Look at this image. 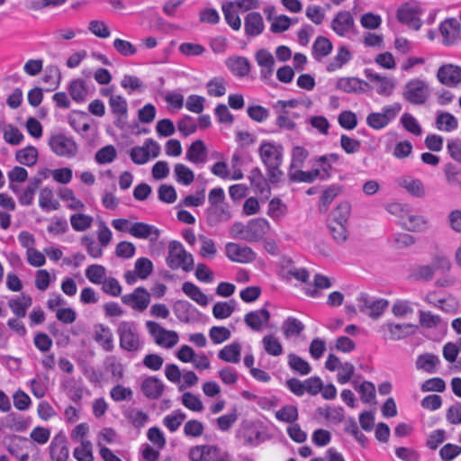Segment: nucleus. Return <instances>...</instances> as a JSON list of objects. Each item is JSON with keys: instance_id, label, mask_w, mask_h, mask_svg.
<instances>
[{"instance_id": "obj_44", "label": "nucleus", "mask_w": 461, "mask_h": 461, "mask_svg": "<svg viewBox=\"0 0 461 461\" xmlns=\"http://www.w3.org/2000/svg\"><path fill=\"white\" fill-rule=\"evenodd\" d=\"M262 345L265 351L273 357H278L283 354V345L274 335L268 334L263 337Z\"/></svg>"}, {"instance_id": "obj_18", "label": "nucleus", "mask_w": 461, "mask_h": 461, "mask_svg": "<svg viewBox=\"0 0 461 461\" xmlns=\"http://www.w3.org/2000/svg\"><path fill=\"white\" fill-rule=\"evenodd\" d=\"M443 37V43L446 45L455 44L459 39V23L455 18L446 19L439 27Z\"/></svg>"}, {"instance_id": "obj_3", "label": "nucleus", "mask_w": 461, "mask_h": 461, "mask_svg": "<svg viewBox=\"0 0 461 461\" xmlns=\"http://www.w3.org/2000/svg\"><path fill=\"white\" fill-rule=\"evenodd\" d=\"M120 348L128 352H138L143 343L136 325L131 321H122L117 328Z\"/></svg>"}, {"instance_id": "obj_50", "label": "nucleus", "mask_w": 461, "mask_h": 461, "mask_svg": "<svg viewBox=\"0 0 461 461\" xmlns=\"http://www.w3.org/2000/svg\"><path fill=\"white\" fill-rule=\"evenodd\" d=\"M77 461H94L93 446L89 440H81V443L73 451Z\"/></svg>"}, {"instance_id": "obj_39", "label": "nucleus", "mask_w": 461, "mask_h": 461, "mask_svg": "<svg viewBox=\"0 0 461 461\" xmlns=\"http://www.w3.org/2000/svg\"><path fill=\"white\" fill-rule=\"evenodd\" d=\"M352 59V54L346 46H340L338 49L337 54L334 56L332 61L327 66L329 72L335 71L341 68L346 63Z\"/></svg>"}, {"instance_id": "obj_1", "label": "nucleus", "mask_w": 461, "mask_h": 461, "mask_svg": "<svg viewBox=\"0 0 461 461\" xmlns=\"http://www.w3.org/2000/svg\"><path fill=\"white\" fill-rule=\"evenodd\" d=\"M258 154L266 167L269 182L278 183L284 175L280 168L284 157L283 146L274 141H263L258 148Z\"/></svg>"}, {"instance_id": "obj_54", "label": "nucleus", "mask_w": 461, "mask_h": 461, "mask_svg": "<svg viewBox=\"0 0 461 461\" xmlns=\"http://www.w3.org/2000/svg\"><path fill=\"white\" fill-rule=\"evenodd\" d=\"M39 204L43 210H57L59 203L54 200L53 192L50 188L45 187L40 193Z\"/></svg>"}, {"instance_id": "obj_53", "label": "nucleus", "mask_w": 461, "mask_h": 461, "mask_svg": "<svg viewBox=\"0 0 461 461\" xmlns=\"http://www.w3.org/2000/svg\"><path fill=\"white\" fill-rule=\"evenodd\" d=\"M328 228L333 240L339 243H344L348 239V224L328 221Z\"/></svg>"}, {"instance_id": "obj_12", "label": "nucleus", "mask_w": 461, "mask_h": 461, "mask_svg": "<svg viewBox=\"0 0 461 461\" xmlns=\"http://www.w3.org/2000/svg\"><path fill=\"white\" fill-rule=\"evenodd\" d=\"M438 80L448 87H456L461 83V67L454 64H444L437 72Z\"/></svg>"}, {"instance_id": "obj_56", "label": "nucleus", "mask_w": 461, "mask_h": 461, "mask_svg": "<svg viewBox=\"0 0 461 461\" xmlns=\"http://www.w3.org/2000/svg\"><path fill=\"white\" fill-rule=\"evenodd\" d=\"M298 409L294 405H285L276 411V418L283 422L294 423L298 420Z\"/></svg>"}, {"instance_id": "obj_46", "label": "nucleus", "mask_w": 461, "mask_h": 461, "mask_svg": "<svg viewBox=\"0 0 461 461\" xmlns=\"http://www.w3.org/2000/svg\"><path fill=\"white\" fill-rule=\"evenodd\" d=\"M236 302L230 300L229 302H218L212 307V315L218 320L230 317L235 310Z\"/></svg>"}, {"instance_id": "obj_6", "label": "nucleus", "mask_w": 461, "mask_h": 461, "mask_svg": "<svg viewBox=\"0 0 461 461\" xmlns=\"http://www.w3.org/2000/svg\"><path fill=\"white\" fill-rule=\"evenodd\" d=\"M402 95L412 104H423L429 96V85L421 79H411L404 86Z\"/></svg>"}, {"instance_id": "obj_37", "label": "nucleus", "mask_w": 461, "mask_h": 461, "mask_svg": "<svg viewBox=\"0 0 461 461\" xmlns=\"http://www.w3.org/2000/svg\"><path fill=\"white\" fill-rule=\"evenodd\" d=\"M351 206L347 201L339 203L337 207L330 212L328 221L339 222L348 224Z\"/></svg>"}, {"instance_id": "obj_55", "label": "nucleus", "mask_w": 461, "mask_h": 461, "mask_svg": "<svg viewBox=\"0 0 461 461\" xmlns=\"http://www.w3.org/2000/svg\"><path fill=\"white\" fill-rule=\"evenodd\" d=\"M287 212L286 205L279 199L273 198L268 203L267 215L275 221L282 219Z\"/></svg>"}, {"instance_id": "obj_59", "label": "nucleus", "mask_w": 461, "mask_h": 461, "mask_svg": "<svg viewBox=\"0 0 461 461\" xmlns=\"http://www.w3.org/2000/svg\"><path fill=\"white\" fill-rule=\"evenodd\" d=\"M106 269L102 265H91L86 270V278L93 284L99 285L105 279Z\"/></svg>"}, {"instance_id": "obj_8", "label": "nucleus", "mask_w": 461, "mask_h": 461, "mask_svg": "<svg viewBox=\"0 0 461 461\" xmlns=\"http://www.w3.org/2000/svg\"><path fill=\"white\" fill-rule=\"evenodd\" d=\"M121 300L124 305L134 311L142 312L149 307L151 301V294L146 288L139 286L131 293L123 294Z\"/></svg>"}, {"instance_id": "obj_19", "label": "nucleus", "mask_w": 461, "mask_h": 461, "mask_svg": "<svg viewBox=\"0 0 461 461\" xmlns=\"http://www.w3.org/2000/svg\"><path fill=\"white\" fill-rule=\"evenodd\" d=\"M265 24L262 15L258 12L249 13L244 19V31L247 36L256 37L264 31Z\"/></svg>"}, {"instance_id": "obj_20", "label": "nucleus", "mask_w": 461, "mask_h": 461, "mask_svg": "<svg viewBox=\"0 0 461 461\" xmlns=\"http://www.w3.org/2000/svg\"><path fill=\"white\" fill-rule=\"evenodd\" d=\"M269 319L270 312L266 308L249 312L244 316L245 323L256 331L260 330Z\"/></svg>"}, {"instance_id": "obj_43", "label": "nucleus", "mask_w": 461, "mask_h": 461, "mask_svg": "<svg viewBox=\"0 0 461 461\" xmlns=\"http://www.w3.org/2000/svg\"><path fill=\"white\" fill-rule=\"evenodd\" d=\"M174 175L176 180L184 185H189L194 180V174L193 170L182 163L175 165Z\"/></svg>"}, {"instance_id": "obj_57", "label": "nucleus", "mask_w": 461, "mask_h": 461, "mask_svg": "<svg viewBox=\"0 0 461 461\" xmlns=\"http://www.w3.org/2000/svg\"><path fill=\"white\" fill-rule=\"evenodd\" d=\"M192 304L185 300H178L174 303L173 312L176 318L182 322L190 321V310Z\"/></svg>"}, {"instance_id": "obj_34", "label": "nucleus", "mask_w": 461, "mask_h": 461, "mask_svg": "<svg viewBox=\"0 0 461 461\" xmlns=\"http://www.w3.org/2000/svg\"><path fill=\"white\" fill-rule=\"evenodd\" d=\"M182 291L191 300L195 302L201 306H206L208 304V297L203 293V291L192 282H185L182 285Z\"/></svg>"}, {"instance_id": "obj_58", "label": "nucleus", "mask_w": 461, "mask_h": 461, "mask_svg": "<svg viewBox=\"0 0 461 461\" xmlns=\"http://www.w3.org/2000/svg\"><path fill=\"white\" fill-rule=\"evenodd\" d=\"M59 196L61 200L69 202L68 203V208L70 210H83L85 208V204L76 198L73 190L70 188H61L59 191Z\"/></svg>"}, {"instance_id": "obj_61", "label": "nucleus", "mask_w": 461, "mask_h": 461, "mask_svg": "<svg viewBox=\"0 0 461 461\" xmlns=\"http://www.w3.org/2000/svg\"><path fill=\"white\" fill-rule=\"evenodd\" d=\"M419 322L421 327L426 329H432L438 327L441 322V317L434 314L431 312L419 311Z\"/></svg>"}, {"instance_id": "obj_4", "label": "nucleus", "mask_w": 461, "mask_h": 461, "mask_svg": "<svg viewBox=\"0 0 461 461\" xmlns=\"http://www.w3.org/2000/svg\"><path fill=\"white\" fill-rule=\"evenodd\" d=\"M145 327L154 342L164 348H172L179 341V336L175 330H168L159 323L153 321H147Z\"/></svg>"}, {"instance_id": "obj_52", "label": "nucleus", "mask_w": 461, "mask_h": 461, "mask_svg": "<svg viewBox=\"0 0 461 461\" xmlns=\"http://www.w3.org/2000/svg\"><path fill=\"white\" fill-rule=\"evenodd\" d=\"M38 151L33 146H27L18 150L15 154L16 159L25 166H32L37 161Z\"/></svg>"}, {"instance_id": "obj_60", "label": "nucleus", "mask_w": 461, "mask_h": 461, "mask_svg": "<svg viewBox=\"0 0 461 461\" xmlns=\"http://www.w3.org/2000/svg\"><path fill=\"white\" fill-rule=\"evenodd\" d=\"M443 173L446 182L451 186H457L461 189L460 171L452 163H447L444 166Z\"/></svg>"}, {"instance_id": "obj_51", "label": "nucleus", "mask_w": 461, "mask_h": 461, "mask_svg": "<svg viewBox=\"0 0 461 461\" xmlns=\"http://www.w3.org/2000/svg\"><path fill=\"white\" fill-rule=\"evenodd\" d=\"M304 329V325L294 317L287 318L282 324V330L285 338L299 335Z\"/></svg>"}, {"instance_id": "obj_13", "label": "nucleus", "mask_w": 461, "mask_h": 461, "mask_svg": "<svg viewBox=\"0 0 461 461\" xmlns=\"http://www.w3.org/2000/svg\"><path fill=\"white\" fill-rule=\"evenodd\" d=\"M50 455L52 461H67L69 456L67 437L63 432L54 436L50 444Z\"/></svg>"}, {"instance_id": "obj_64", "label": "nucleus", "mask_w": 461, "mask_h": 461, "mask_svg": "<svg viewBox=\"0 0 461 461\" xmlns=\"http://www.w3.org/2000/svg\"><path fill=\"white\" fill-rule=\"evenodd\" d=\"M109 105L113 113L118 117L126 116L127 102L122 95H112L109 99Z\"/></svg>"}, {"instance_id": "obj_21", "label": "nucleus", "mask_w": 461, "mask_h": 461, "mask_svg": "<svg viewBox=\"0 0 461 461\" xmlns=\"http://www.w3.org/2000/svg\"><path fill=\"white\" fill-rule=\"evenodd\" d=\"M185 159L193 164H204L207 160V149L203 140L191 143L185 152Z\"/></svg>"}, {"instance_id": "obj_63", "label": "nucleus", "mask_w": 461, "mask_h": 461, "mask_svg": "<svg viewBox=\"0 0 461 461\" xmlns=\"http://www.w3.org/2000/svg\"><path fill=\"white\" fill-rule=\"evenodd\" d=\"M340 188L339 186H330L321 196L319 209L322 212H326L329 205L339 195Z\"/></svg>"}, {"instance_id": "obj_9", "label": "nucleus", "mask_w": 461, "mask_h": 461, "mask_svg": "<svg viewBox=\"0 0 461 461\" xmlns=\"http://www.w3.org/2000/svg\"><path fill=\"white\" fill-rule=\"evenodd\" d=\"M365 76L369 80V90L375 89L379 95L383 96H390L393 94L395 88L393 78L382 76L371 69H366Z\"/></svg>"}, {"instance_id": "obj_25", "label": "nucleus", "mask_w": 461, "mask_h": 461, "mask_svg": "<svg viewBox=\"0 0 461 461\" xmlns=\"http://www.w3.org/2000/svg\"><path fill=\"white\" fill-rule=\"evenodd\" d=\"M2 426L12 431L22 432L30 426V420L17 413L11 412L4 417L1 420Z\"/></svg>"}, {"instance_id": "obj_17", "label": "nucleus", "mask_w": 461, "mask_h": 461, "mask_svg": "<svg viewBox=\"0 0 461 461\" xmlns=\"http://www.w3.org/2000/svg\"><path fill=\"white\" fill-rule=\"evenodd\" d=\"M336 86L345 93L363 94L369 90V83L357 77H341Z\"/></svg>"}, {"instance_id": "obj_47", "label": "nucleus", "mask_w": 461, "mask_h": 461, "mask_svg": "<svg viewBox=\"0 0 461 461\" xmlns=\"http://www.w3.org/2000/svg\"><path fill=\"white\" fill-rule=\"evenodd\" d=\"M68 92L76 102H83L87 96L86 82L83 79L72 80L68 86Z\"/></svg>"}, {"instance_id": "obj_27", "label": "nucleus", "mask_w": 461, "mask_h": 461, "mask_svg": "<svg viewBox=\"0 0 461 461\" xmlns=\"http://www.w3.org/2000/svg\"><path fill=\"white\" fill-rule=\"evenodd\" d=\"M141 391L146 397L158 399L162 395L164 384L160 379L155 376H149L142 382Z\"/></svg>"}, {"instance_id": "obj_26", "label": "nucleus", "mask_w": 461, "mask_h": 461, "mask_svg": "<svg viewBox=\"0 0 461 461\" xmlns=\"http://www.w3.org/2000/svg\"><path fill=\"white\" fill-rule=\"evenodd\" d=\"M401 225L410 231H421L427 229L428 221L423 216L411 213L407 210L402 216Z\"/></svg>"}, {"instance_id": "obj_29", "label": "nucleus", "mask_w": 461, "mask_h": 461, "mask_svg": "<svg viewBox=\"0 0 461 461\" xmlns=\"http://www.w3.org/2000/svg\"><path fill=\"white\" fill-rule=\"evenodd\" d=\"M207 222L214 226L221 221H227L230 219V212L225 207L224 203L209 206L206 210Z\"/></svg>"}, {"instance_id": "obj_10", "label": "nucleus", "mask_w": 461, "mask_h": 461, "mask_svg": "<svg viewBox=\"0 0 461 461\" xmlns=\"http://www.w3.org/2000/svg\"><path fill=\"white\" fill-rule=\"evenodd\" d=\"M227 258L233 262L247 264L256 259V253L246 245L229 242L225 247Z\"/></svg>"}, {"instance_id": "obj_23", "label": "nucleus", "mask_w": 461, "mask_h": 461, "mask_svg": "<svg viewBox=\"0 0 461 461\" xmlns=\"http://www.w3.org/2000/svg\"><path fill=\"white\" fill-rule=\"evenodd\" d=\"M398 185L411 196L417 198H423L426 195V190L423 183L418 179L411 176H402L398 179Z\"/></svg>"}, {"instance_id": "obj_36", "label": "nucleus", "mask_w": 461, "mask_h": 461, "mask_svg": "<svg viewBox=\"0 0 461 461\" xmlns=\"http://www.w3.org/2000/svg\"><path fill=\"white\" fill-rule=\"evenodd\" d=\"M321 176V170L315 168L311 171H303L300 168L289 169L288 177L290 181L296 183H312Z\"/></svg>"}, {"instance_id": "obj_45", "label": "nucleus", "mask_w": 461, "mask_h": 461, "mask_svg": "<svg viewBox=\"0 0 461 461\" xmlns=\"http://www.w3.org/2000/svg\"><path fill=\"white\" fill-rule=\"evenodd\" d=\"M94 221V218L91 215L77 212L70 216V224L76 231H85L88 230Z\"/></svg>"}, {"instance_id": "obj_16", "label": "nucleus", "mask_w": 461, "mask_h": 461, "mask_svg": "<svg viewBox=\"0 0 461 461\" xmlns=\"http://www.w3.org/2000/svg\"><path fill=\"white\" fill-rule=\"evenodd\" d=\"M221 449L212 445H199L190 448L191 461H215Z\"/></svg>"}, {"instance_id": "obj_49", "label": "nucleus", "mask_w": 461, "mask_h": 461, "mask_svg": "<svg viewBox=\"0 0 461 461\" xmlns=\"http://www.w3.org/2000/svg\"><path fill=\"white\" fill-rule=\"evenodd\" d=\"M355 389L360 393L363 402L375 404V387L372 382L365 381L361 384L355 386Z\"/></svg>"}, {"instance_id": "obj_22", "label": "nucleus", "mask_w": 461, "mask_h": 461, "mask_svg": "<svg viewBox=\"0 0 461 461\" xmlns=\"http://www.w3.org/2000/svg\"><path fill=\"white\" fill-rule=\"evenodd\" d=\"M258 65L261 68L260 76L263 79L270 77L274 71L275 59L273 55L265 49L257 51L255 55Z\"/></svg>"}, {"instance_id": "obj_40", "label": "nucleus", "mask_w": 461, "mask_h": 461, "mask_svg": "<svg viewBox=\"0 0 461 461\" xmlns=\"http://www.w3.org/2000/svg\"><path fill=\"white\" fill-rule=\"evenodd\" d=\"M331 41L324 37L319 36L312 45V55L315 59L321 60L322 58L328 56L332 50Z\"/></svg>"}, {"instance_id": "obj_11", "label": "nucleus", "mask_w": 461, "mask_h": 461, "mask_svg": "<svg viewBox=\"0 0 461 461\" xmlns=\"http://www.w3.org/2000/svg\"><path fill=\"white\" fill-rule=\"evenodd\" d=\"M332 31L340 37H348L355 32V21L348 11H339L331 21Z\"/></svg>"}, {"instance_id": "obj_15", "label": "nucleus", "mask_w": 461, "mask_h": 461, "mask_svg": "<svg viewBox=\"0 0 461 461\" xmlns=\"http://www.w3.org/2000/svg\"><path fill=\"white\" fill-rule=\"evenodd\" d=\"M269 228V222L265 218H256L250 220L247 223V232H249V235L246 237V241H258L266 233H267Z\"/></svg>"}, {"instance_id": "obj_33", "label": "nucleus", "mask_w": 461, "mask_h": 461, "mask_svg": "<svg viewBox=\"0 0 461 461\" xmlns=\"http://www.w3.org/2000/svg\"><path fill=\"white\" fill-rule=\"evenodd\" d=\"M241 346L239 342H232L218 352V357L227 363L237 364L240 361Z\"/></svg>"}, {"instance_id": "obj_30", "label": "nucleus", "mask_w": 461, "mask_h": 461, "mask_svg": "<svg viewBox=\"0 0 461 461\" xmlns=\"http://www.w3.org/2000/svg\"><path fill=\"white\" fill-rule=\"evenodd\" d=\"M32 297L24 294L8 301V306L17 318L25 317L27 309L32 306Z\"/></svg>"}, {"instance_id": "obj_35", "label": "nucleus", "mask_w": 461, "mask_h": 461, "mask_svg": "<svg viewBox=\"0 0 461 461\" xmlns=\"http://www.w3.org/2000/svg\"><path fill=\"white\" fill-rule=\"evenodd\" d=\"M458 126L457 119L447 112H438L436 117V127L442 131H452Z\"/></svg>"}, {"instance_id": "obj_38", "label": "nucleus", "mask_w": 461, "mask_h": 461, "mask_svg": "<svg viewBox=\"0 0 461 461\" xmlns=\"http://www.w3.org/2000/svg\"><path fill=\"white\" fill-rule=\"evenodd\" d=\"M440 360L438 356L431 353L420 355L416 360V367L429 374L436 372V367Z\"/></svg>"}, {"instance_id": "obj_14", "label": "nucleus", "mask_w": 461, "mask_h": 461, "mask_svg": "<svg viewBox=\"0 0 461 461\" xmlns=\"http://www.w3.org/2000/svg\"><path fill=\"white\" fill-rule=\"evenodd\" d=\"M418 327L411 323L395 324L387 322L381 326V330H386L389 333L388 339L391 340H400L413 335Z\"/></svg>"}, {"instance_id": "obj_48", "label": "nucleus", "mask_w": 461, "mask_h": 461, "mask_svg": "<svg viewBox=\"0 0 461 461\" xmlns=\"http://www.w3.org/2000/svg\"><path fill=\"white\" fill-rule=\"evenodd\" d=\"M186 415L182 411L177 410L167 415L163 419V425L170 431H176L183 421L185 420Z\"/></svg>"}, {"instance_id": "obj_7", "label": "nucleus", "mask_w": 461, "mask_h": 461, "mask_svg": "<svg viewBox=\"0 0 461 461\" xmlns=\"http://www.w3.org/2000/svg\"><path fill=\"white\" fill-rule=\"evenodd\" d=\"M420 7L418 2L411 1L401 5L397 10V19L399 22L407 24L409 27L418 31L422 22L420 18Z\"/></svg>"}, {"instance_id": "obj_28", "label": "nucleus", "mask_w": 461, "mask_h": 461, "mask_svg": "<svg viewBox=\"0 0 461 461\" xmlns=\"http://www.w3.org/2000/svg\"><path fill=\"white\" fill-rule=\"evenodd\" d=\"M95 340L106 352H110L114 348L113 335L107 326L100 324L95 328Z\"/></svg>"}, {"instance_id": "obj_42", "label": "nucleus", "mask_w": 461, "mask_h": 461, "mask_svg": "<svg viewBox=\"0 0 461 461\" xmlns=\"http://www.w3.org/2000/svg\"><path fill=\"white\" fill-rule=\"evenodd\" d=\"M287 357L288 366L294 372L301 375H306L311 373L312 367L310 364L301 357L290 353Z\"/></svg>"}, {"instance_id": "obj_41", "label": "nucleus", "mask_w": 461, "mask_h": 461, "mask_svg": "<svg viewBox=\"0 0 461 461\" xmlns=\"http://www.w3.org/2000/svg\"><path fill=\"white\" fill-rule=\"evenodd\" d=\"M332 283L330 279L323 275L316 274L313 278V285L314 287H311L308 285L304 288L305 294L311 297H319L320 289H328L331 286Z\"/></svg>"}, {"instance_id": "obj_31", "label": "nucleus", "mask_w": 461, "mask_h": 461, "mask_svg": "<svg viewBox=\"0 0 461 461\" xmlns=\"http://www.w3.org/2000/svg\"><path fill=\"white\" fill-rule=\"evenodd\" d=\"M249 180L251 187L256 193L265 195L270 193V187L267 183L269 180L268 178L266 179L259 168L256 167L250 171Z\"/></svg>"}, {"instance_id": "obj_5", "label": "nucleus", "mask_w": 461, "mask_h": 461, "mask_svg": "<svg viewBox=\"0 0 461 461\" xmlns=\"http://www.w3.org/2000/svg\"><path fill=\"white\" fill-rule=\"evenodd\" d=\"M48 144L51 151L59 157L71 158L78 152V147L76 141L62 133L52 135Z\"/></svg>"}, {"instance_id": "obj_32", "label": "nucleus", "mask_w": 461, "mask_h": 461, "mask_svg": "<svg viewBox=\"0 0 461 461\" xmlns=\"http://www.w3.org/2000/svg\"><path fill=\"white\" fill-rule=\"evenodd\" d=\"M227 67L239 77H246L250 72L249 60L245 57L230 58L227 60Z\"/></svg>"}, {"instance_id": "obj_2", "label": "nucleus", "mask_w": 461, "mask_h": 461, "mask_svg": "<svg viewBox=\"0 0 461 461\" xmlns=\"http://www.w3.org/2000/svg\"><path fill=\"white\" fill-rule=\"evenodd\" d=\"M168 254L166 258L167 265L172 270L182 269L190 272L194 268V257L187 252L181 242L172 240L168 244Z\"/></svg>"}, {"instance_id": "obj_24", "label": "nucleus", "mask_w": 461, "mask_h": 461, "mask_svg": "<svg viewBox=\"0 0 461 461\" xmlns=\"http://www.w3.org/2000/svg\"><path fill=\"white\" fill-rule=\"evenodd\" d=\"M129 233L137 239L147 240L153 236L157 240L160 234L159 230L153 225L142 221L131 223Z\"/></svg>"}, {"instance_id": "obj_62", "label": "nucleus", "mask_w": 461, "mask_h": 461, "mask_svg": "<svg viewBox=\"0 0 461 461\" xmlns=\"http://www.w3.org/2000/svg\"><path fill=\"white\" fill-rule=\"evenodd\" d=\"M3 134L5 140L11 145H18L23 139V134L21 131L12 124L4 126Z\"/></svg>"}]
</instances>
